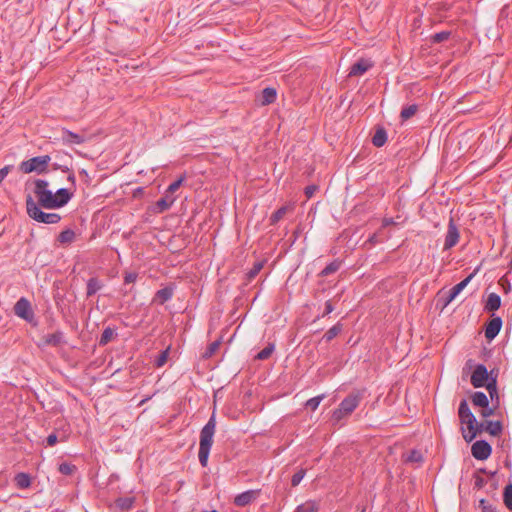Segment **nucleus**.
I'll use <instances>...</instances> for the list:
<instances>
[{
    "label": "nucleus",
    "instance_id": "f257e3e1",
    "mask_svg": "<svg viewBox=\"0 0 512 512\" xmlns=\"http://www.w3.org/2000/svg\"><path fill=\"white\" fill-rule=\"evenodd\" d=\"M34 185L33 192L38 199L37 205L46 209L61 208L66 205L72 197V194L69 193L66 188H60L53 194L52 191L48 189V181L43 179H36Z\"/></svg>",
    "mask_w": 512,
    "mask_h": 512
},
{
    "label": "nucleus",
    "instance_id": "f03ea898",
    "mask_svg": "<svg viewBox=\"0 0 512 512\" xmlns=\"http://www.w3.org/2000/svg\"><path fill=\"white\" fill-rule=\"evenodd\" d=\"M216 430V417L213 412L208 422L204 425L200 432L198 458L202 467L208 464L210 450L213 444V438Z\"/></svg>",
    "mask_w": 512,
    "mask_h": 512
},
{
    "label": "nucleus",
    "instance_id": "7ed1b4c3",
    "mask_svg": "<svg viewBox=\"0 0 512 512\" xmlns=\"http://www.w3.org/2000/svg\"><path fill=\"white\" fill-rule=\"evenodd\" d=\"M458 415H459L460 422L462 424L467 425V429H468L467 434H465L464 429H462L463 438L465 439L466 442H471L477 436V430H476L477 429V420H476V417L474 416V414L471 412L466 399H463L460 402L459 408H458Z\"/></svg>",
    "mask_w": 512,
    "mask_h": 512
},
{
    "label": "nucleus",
    "instance_id": "20e7f679",
    "mask_svg": "<svg viewBox=\"0 0 512 512\" xmlns=\"http://www.w3.org/2000/svg\"><path fill=\"white\" fill-rule=\"evenodd\" d=\"M26 210L29 217L39 223L56 224L61 220L57 213L43 212L30 195L26 198Z\"/></svg>",
    "mask_w": 512,
    "mask_h": 512
},
{
    "label": "nucleus",
    "instance_id": "39448f33",
    "mask_svg": "<svg viewBox=\"0 0 512 512\" xmlns=\"http://www.w3.org/2000/svg\"><path fill=\"white\" fill-rule=\"evenodd\" d=\"M50 160L51 157L49 155L36 156L26 161H22L19 169L25 174L32 172L44 174L48 171V164Z\"/></svg>",
    "mask_w": 512,
    "mask_h": 512
},
{
    "label": "nucleus",
    "instance_id": "423d86ee",
    "mask_svg": "<svg viewBox=\"0 0 512 512\" xmlns=\"http://www.w3.org/2000/svg\"><path fill=\"white\" fill-rule=\"evenodd\" d=\"M13 310H14L15 315L18 316L19 318L32 324L33 326L37 325L35 313L32 309L30 301L27 298L21 297L15 303Z\"/></svg>",
    "mask_w": 512,
    "mask_h": 512
},
{
    "label": "nucleus",
    "instance_id": "0eeeda50",
    "mask_svg": "<svg viewBox=\"0 0 512 512\" xmlns=\"http://www.w3.org/2000/svg\"><path fill=\"white\" fill-rule=\"evenodd\" d=\"M491 377H493L492 372L489 373L485 365L478 364L471 375L470 381L474 388H480L484 387Z\"/></svg>",
    "mask_w": 512,
    "mask_h": 512
},
{
    "label": "nucleus",
    "instance_id": "6e6552de",
    "mask_svg": "<svg viewBox=\"0 0 512 512\" xmlns=\"http://www.w3.org/2000/svg\"><path fill=\"white\" fill-rule=\"evenodd\" d=\"M472 456L477 460H486L492 453L491 445L485 440H478L472 444Z\"/></svg>",
    "mask_w": 512,
    "mask_h": 512
},
{
    "label": "nucleus",
    "instance_id": "1a4fd4ad",
    "mask_svg": "<svg viewBox=\"0 0 512 512\" xmlns=\"http://www.w3.org/2000/svg\"><path fill=\"white\" fill-rule=\"evenodd\" d=\"M475 274L476 271L468 275L465 279L450 289L448 295L443 300V307L448 306L458 296V294L470 283Z\"/></svg>",
    "mask_w": 512,
    "mask_h": 512
},
{
    "label": "nucleus",
    "instance_id": "9d476101",
    "mask_svg": "<svg viewBox=\"0 0 512 512\" xmlns=\"http://www.w3.org/2000/svg\"><path fill=\"white\" fill-rule=\"evenodd\" d=\"M459 237H460V234H459L458 227L455 224L453 218H451L448 223V229H447V233L445 236L444 250H449L452 247H454L458 243Z\"/></svg>",
    "mask_w": 512,
    "mask_h": 512
},
{
    "label": "nucleus",
    "instance_id": "9b49d317",
    "mask_svg": "<svg viewBox=\"0 0 512 512\" xmlns=\"http://www.w3.org/2000/svg\"><path fill=\"white\" fill-rule=\"evenodd\" d=\"M477 435L481 434L482 432L486 431L491 436H498L501 434L503 430V425L501 421H485V422H478L477 421Z\"/></svg>",
    "mask_w": 512,
    "mask_h": 512
},
{
    "label": "nucleus",
    "instance_id": "f8f14e48",
    "mask_svg": "<svg viewBox=\"0 0 512 512\" xmlns=\"http://www.w3.org/2000/svg\"><path fill=\"white\" fill-rule=\"evenodd\" d=\"M502 324L503 321L501 317L493 315L492 319L485 327V338L490 341L493 340L499 334Z\"/></svg>",
    "mask_w": 512,
    "mask_h": 512
},
{
    "label": "nucleus",
    "instance_id": "ddd939ff",
    "mask_svg": "<svg viewBox=\"0 0 512 512\" xmlns=\"http://www.w3.org/2000/svg\"><path fill=\"white\" fill-rule=\"evenodd\" d=\"M352 412V398L346 397L340 404V408L335 410L332 415V421L334 424L340 422L346 415Z\"/></svg>",
    "mask_w": 512,
    "mask_h": 512
},
{
    "label": "nucleus",
    "instance_id": "4468645a",
    "mask_svg": "<svg viewBox=\"0 0 512 512\" xmlns=\"http://www.w3.org/2000/svg\"><path fill=\"white\" fill-rule=\"evenodd\" d=\"M259 493L260 490H247L242 492L234 498V504L239 507H244L256 500Z\"/></svg>",
    "mask_w": 512,
    "mask_h": 512
},
{
    "label": "nucleus",
    "instance_id": "2eb2a0df",
    "mask_svg": "<svg viewBox=\"0 0 512 512\" xmlns=\"http://www.w3.org/2000/svg\"><path fill=\"white\" fill-rule=\"evenodd\" d=\"M374 65V62L369 58H359L354 63V76L363 75Z\"/></svg>",
    "mask_w": 512,
    "mask_h": 512
},
{
    "label": "nucleus",
    "instance_id": "dca6fc26",
    "mask_svg": "<svg viewBox=\"0 0 512 512\" xmlns=\"http://www.w3.org/2000/svg\"><path fill=\"white\" fill-rule=\"evenodd\" d=\"M173 293H174L173 287L162 288L156 292L152 302L162 305L172 298Z\"/></svg>",
    "mask_w": 512,
    "mask_h": 512
},
{
    "label": "nucleus",
    "instance_id": "f3484780",
    "mask_svg": "<svg viewBox=\"0 0 512 512\" xmlns=\"http://www.w3.org/2000/svg\"><path fill=\"white\" fill-rule=\"evenodd\" d=\"M501 306V297L497 293H490L484 305V310L494 312Z\"/></svg>",
    "mask_w": 512,
    "mask_h": 512
},
{
    "label": "nucleus",
    "instance_id": "a211bd4d",
    "mask_svg": "<svg viewBox=\"0 0 512 512\" xmlns=\"http://www.w3.org/2000/svg\"><path fill=\"white\" fill-rule=\"evenodd\" d=\"M62 141L65 144H82L85 141L84 136L71 132L69 130H63L62 132Z\"/></svg>",
    "mask_w": 512,
    "mask_h": 512
},
{
    "label": "nucleus",
    "instance_id": "6ab92c4d",
    "mask_svg": "<svg viewBox=\"0 0 512 512\" xmlns=\"http://www.w3.org/2000/svg\"><path fill=\"white\" fill-rule=\"evenodd\" d=\"M374 200H367L362 202V198L359 197V202L354 204V216L359 213H371L374 209Z\"/></svg>",
    "mask_w": 512,
    "mask_h": 512
},
{
    "label": "nucleus",
    "instance_id": "aec40b11",
    "mask_svg": "<svg viewBox=\"0 0 512 512\" xmlns=\"http://www.w3.org/2000/svg\"><path fill=\"white\" fill-rule=\"evenodd\" d=\"M174 201H175V198L171 197L169 195V193L166 192L165 196L160 198L156 202V212L163 213L164 211L168 210L172 206Z\"/></svg>",
    "mask_w": 512,
    "mask_h": 512
},
{
    "label": "nucleus",
    "instance_id": "412c9836",
    "mask_svg": "<svg viewBox=\"0 0 512 512\" xmlns=\"http://www.w3.org/2000/svg\"><path fill=\"white\" fill-rule=\"evenodd\" d=\"M276 97H277L276 89H274L272 87L264 88L262 90L261 98H260L261 104L269 105L276 100Z\"/></svg>",
    "mask_w": 512,
    "mask_h": 512
},
{
    "label": "nucleus",
    "instance_id": "4be33fe9",
    "mask_svg": "<svg viewBox=\"0 0 512 512\" xmlns=\"http://www.w3.org/2000/svg\"><path fill=\"white\" fill-rule=\"evenodd\" d=\"M63 337L64 335L61 331H56L44 336L43 342L47 346H58L63 342Z\"/></svg>",
    "mask_w": 512,
    "mask_h": 512
},
{
    "label": "nucleus",
    "instance_id": "5701e85b",
    "mask_svg": "<svg viewBox=\"0 0 512 512\" xmlns=\"http://www.w3.org/2000/svg\"><path fill=\"white\" fill-rule=\"evenodd\" d=\"M75 237H76L75 232L72 229L68 228V229L63 230L58 235L57 242L60 245H68V244H71L75 240Z\"/></svg>",
    "mask_w": 512,
    "mask_h": 512
},
{
    "label": "nucleus",
    "instance_id": "b1692460",
    "mask_svg": "<svg viewBox=\"0 0 512 512\" xmlns=\"http://www.w3.org/2000/svg\"><path fill=\"white\" fill-rule=\"evenodd\" d=\"M387 141V132L383 127H378L372 137V143L376 147H382Z\"/></svg>",
    "mask_w": 512,
    "mask_h": 512
},
{
    "label": "nucleus",
    "instance_id": "393cba45",
    "mask_svg": "<svg viewBox=\"0 0 512 512\" xmlns=\"http://www.w3.org/2000/svg\"><path fill=\"white\" fill-rule=\"evenodd\" d=\"M471 400L472 403L477 407L486 408V406L489 405L488 397L485 393L480 391L474 392L471 396Z\"/></svg>",
    "mask_w": 512,
    "mask_h": 512
},
{
    "label": "nucleus",
    "instance_id": "a878e982",
    "mask_svg": "<svg viewBox=\"0 0 512 512\" xmlns=\"http://www.w3.org/2000/svg\"><path fill=\"white\" fill-rule=\"evenodd\" d=\"M102 288V283L97 278H90L87 282V297L97 293Z\"/></svg>",
    "mask_w": 512,
    "mask_h": 512
},
{
    "label": "nucleus",
    "instance_id": "bb28decb",
    "mask_svg": "<svg viewBox=\"0 0 512 512\" xmlns=\"http://www.w3.org/2000/svg\"><path fill=\"white\" fill-rule=\"evenodd\" d=\"M15 483L19 488L25 489L31 485V479L26 473H18L15 476Z\"/></svg>",
    "mask_w": 512,
    "mask_h": 512
},
{
    "label": "nucleus",
    "instance_id": "cd10ccee",
    "mask_svg": "<svg viewBox=\"0 0 512 512\" xmlns=\"http://www.w3.org/2000/svg\"><path fill=\"white\" fill-rule=\"evenodd\" d=\"M115 335L116 333L114 329H112L111 327H106L101 334L99 345L104 346L108 344Z\"/></svg>",
    "mask_w": 512,
    "mask_h": 512
},
{
    "label": "nucleus",
    "instance_id": "c85d7f7f",
    "mask_svg": "<svg viewBox=\"0 0 512 512\" xmlns=\"http://www.w3.org/2000/svg\"><path fill=\"white\" fill-rule=\"evenodd\" d=\"M503 502L506 508L512 511V483L505 486L503 491Z\"/></svg>",
    "mask_w": 512,
    "mask_h": 512
},
{
    "label": "nucleus",
    "instance_id": "c756f323",
    "mask_svg": "<svg viewBox=\"0 0 512 512\" xmlns=\"http://www.w3.org/2000/svg\"><path fill=\"white\" fill-rule=\"evenodd\" d=\"M417 110L418 106L416 104L404 107L400 113L401 120L406 121L410 119L412 116L416 114Z\"/></svg>",
    "mask_w": 512,
    "mask_h": 512
},
{
    "label": "nucleus",
    "instance_id": "7c9ffc66",
    "mask_svg": "<svg viewBox=\"0 0 512 512\" xmlns=\"http://www.w3.org/2000/svg\"><path fill=\"white\" fill-rule=\"evenodd\" d=\"M133 503L134 498L132 497L118 498L115 502L116 507H118L122 511L129 510L132 507Z\"/></svg>",
    "mask_w": 512,
    "mask_h": 512
},
{
    "label": "nucleus",
    "instance_id": "2f4dec72",
    "mask_svg": "<svg viewBox=\"0 0 512 512\" xmlns=\"http://www.w3.org/2000/svg\"><path fill=\"white\" fill-rule=\"evenodd\" d=\"M289 209V206H282L276 210L270 217L271 224H276L279 222L286 215Z\"/></svg>",
    "mask_w": 512,
    "mask_h": 512
},
{
    "label": "nucleus",
    "instance_id": "473e14b6",
    "mask_svg": "<svg viewBox=\"0 0 512 512\" xmlns=\"http://www.w3.org/2000/svg\"><path fill=\"white\" fill-rule=\"evenodd\" d=\"M317 511H318L317 504L313 501H308V502H305V503L297 506V508L295 509L294 512H317Z\"/></svg>",
    "mask_w": 512,
    "mask_h": 512
},
{
    "label": "nucleus",
    "instance_id": "72a5a7b5",
    "mask_svg": "<svg viewBox=\"0 0 512 512\" xmlns=\"http://www.w3.org/2000/svg\"><path fill=\"white\" fill-rule=\"evenodd\" d=\"M451 36L450 31H441L431 36V43L438 44L448 40Z\"/></svg>",
    "mask_w": 512,
    "mask_h": 512
},
{
    "label": "nucleus",
    "instance_id": "f704fd0d",
    "mask_svg": "<svg viewBox=\"0 0 512 512\" xmlns=\"http://www.w3.org/2000/svg\"><path fill=\"white\" fill-rule=\"evenodd\" d=\"M405 461L409 463H421L423 461V455L419 450L413 449L409 452Z\"/></svg>",
    "mask_w": 512,
    "mask_h": 512
},
{
    "label": "nucleus",
    "instance_id": "c9c22d12",
    "mask_svg": "<svg viewBox=\"0 0 512 512\" xmlns=\"http://www.w3.org/2000/svg\"><path fill=\"white\" fill-rule=\"evenodd\" d=\"M274 351V344H268L264 349H262L257 355L256 358L258 360H266L268 359Z\"/></svg>",
    "mask_w": 512,
    "mask_h": 512
},
{
    "label": "nucleus",
    "instance_id": "e433bc0d",
    "mask_svg": "<svg viewBox=\"0 0 512 512\" xmlns=\"http://www.w3.org/2000/svg\"><path fill=\"white\" fill-rule=\"evenodd\" d=\"M486 389L489 392L490 397L493 399L497 396V380L496 377H491L490 381L485 384Z\"/></svg>",
    "mask_w": 512,
    "mask_h": 512
},
{
    "label": "nucleus",
    "instance_id": "4c0bfd02",
    "mask_svg": "<svg viewBox=\"0 0 512 512\" xmlns=\"http://www.w3.org/2000/svg\"><path fill=\"white\" fill-rule=\"evenodd\" d=\"M76 471V466L70 463H61L59 465V472L63 475H72Z\"/></svg>",
    "mask_w": 512,
    "mask_h": 512
},
{
    "label": "nucleus",
    "instance_id": "58836bf2",
    "mask_svg": "<svg viewBox=\"0 0 512 512\" xmlns=\"http://www.w3.org/2000/svg\"><path fill=\"white\" fill-rule=\"evenodd\" d=\"M323 397H324L323 395H319V396H316V397H313V398L309 399L305 403L306 408H309L312 411H315L318 408V406L320 405Z\"/></svg>",
    "mask_w": 512,
    "mask_h": 512
},
{
    "label": "nucleus",
    "instance_id": "ea45409f",
    "mask_svg": "<svg viewBox=\"0 0 512 512\" xmlns=\"http://www.w3.org/2000/svg\"><path fill=\"white\" fill-rule=\"evenodd\" d=\"M340 267V263L337 262V261H334V262H331L330 264H328L322 271H321V275L322 276H328L334 272H336Z\"/></svg>",
    "mask_w": 512,
    "mask_h": 512
},
{
    "label": "nucleus",
    "instance_id": "a19ab883",
    "mask_svg": "<svg viewBox=\"0 0 512 512\" xmlns=\"http://www.w3.org/2000/svg\"><path fill=\"white\" fill-rule=\"evenodd\" d=\"M305 473H306V470L305 469H300L299 471H297L293 476H292V479H291V484L293 487H296L300 484V482L302 481V479L304 478L305 476Z\"/></svg>",
    "mask_w": 512,
    "mask_h": 512
},
{
    "label": "nucleus",
    "instance_id": "79ce46f5",
    "mask_svg": "<svg viewBox=\"0 0 512 512\" xmlns=\"http://www.w3.org/2000/svg\"><path fill=\"white\" fill-rule=\"evenodd\" d=\"M220 346V342L219 341H214L212 342L211 344H209V346L207 347L205 353H204V357L205 358H209L211 357L219 348Z\"/></svg>",
    "mask_w": 512,
    "mask_h": 512
},
{
    "label": "nucleus",
    "instance_id": "37998d69",
    "mask_svg": "<svg viewBox=\"0 0 512 512\" xmlns=\"http://www.w3.org/2000/svg\"><path fill=\"white\" fill-rule=\"evenodd\" d=\"M169 356V348L162 351L160 355L157 357L155 364L157 367H162L167 362Z\"/></svg>",
    "mask_w": 512,
    "mask_h": 512
},
{
    "label": "nucleus",
    "instance_id": "c03bdc74",
    "mask_svg": "<svg viewBox=\"0 0 512 512\" xmlns=\"http://www.w3.org/2000/svg\"><path fill=\"white\" fill-rule=\"evenodd\" d=\"M183 180H184V177H180L179 179H177V180H175L174 182H172V183L168 186V188H167V191H166V192H167V193H169V194H170V193H174V192H176V191L179 189V187L181 186V184H182Z\"/></svg>",
    "mask_w": 512,
    "mask_h": 512
},
{
    "label": "nucleus",
    "instance_id": "a18cd8bd",
    "mask_svg": "<svg viewBox=\"0 0 512 512\" xmlns=\"http://www.w3.org/2000/svg\"><path fill=\"white\" fill-rule=\"evenodd\" d=\"M487 481L476 473L474 475V488L482 489L486 485Z\"/></svg>",
    "mask_w": 512,
    "mask_h": 512
},
{
    "label": "nucleus",
    "instance_id": "49530a36",
    "mask_svg": "<svg viewBox=\"0 0 512 512\" xmlns=\"http://www.w3.org/2000/svg\"><path fill=\"white\" fill-rule=\"evenodd\" d=\"M262 263H256L254 267L248 272V279H253L262 269Z\"/></svg>",
    "mask_w": 512,
    "mask_h": 512
},
{
    "label": "nucleus",
    "instance_id": "de8ad7c7",
    "mask_svg": "<svg viewBox=\"0 0 512 512\" xmlns=\"http://www.w3.org/2000/svg\"><path fill=\"white\" fill-rule=\"evenodd\" d=\"M340 331L338 326H333L325 333V338L329 341L333 339Z\"/></svg>",
    "mask_w": 512,
    "mask_h": 512
},
{
    "label": "nucleus",
    "instance_id": "09e8293b",
    "mask_svg": "<svg viewBox=\"0 0 512 512\" xmlns=\"http://www.w3.org/2000/svg\"><path fill=\"white\" fill-rule=\"evenodd\" d=\"M495 412V409L494 408H491L488 406H486V408H482L481 412H480V415L483 417V418H487V417H490L494 414Z\"/></svg>",
    "mask_w": 512,
    "mask_h": 512
},
{
    "label": "nucleus",
    "instance_id": "8fccbe9b",
    "mask_svg": "<svg viewBox=\"0 0 512 512\" xmlns=\"http://www.w3.org/2000/svg\"><path fill=\"white\" fill-rule=\"evenodd\" d=\"M12 168H13L12 165H7V166H5V167L0 169V184L5 179V177L8 175V173L10 172V170Z\"/></svg>",
    "mask_w": 512,
    "mask_h": 512
},
{
    "label": "nucleus",
    "instance_id": "3c124183",
    "mask_svg": "<svg viewBox=\"0 0 512 512\" xmlns=\"http://www.w3.org/2000/svg\"><path fill=\"white\" fill-rule=\"evenodd\" d=\"M318 187L316 185H309L305 188V194L308 198L312 197L314 193L317 191Z\"/></svg>",
    "mask_w": 512,
    "mask_h": 512
},
{
    "label": "nucleus",
    "instance_id": "603ef678",
    "mask_svg": "<svg viewBox=\"0 0 512 512\" xmlns=\"http://www.w3.org/2000/svg\"><path fill=\"white\" fill-rule=\"evenodd\" d=\"M136 279H137V274H136V273L131 272V273H127V274L125 275L124 281H125V283H127V284H128V283H133V282H135V281H136Z\"/></svg>",
    "mask_w": 512,
    "mask_h": 512
},
{
    "label": "nucleus",
    "instance_id": "864d4df0",
    "mask_svg": "<svg viewBox=\"0 0 512 512\" xmlns=\"http://www.w3.org/2000/svg\"><path fill=\"white\" fill-rule=\"evenodd\" d=\"M58 439H57V435L52 433L50 434L47 439H46V442H47V445L48 446H54L56 443H57Z\"/></svg>",
    "mask_w": 512,
    "mask_h": 512
},
{
    "label": "nucleus",
    "instance_id": "5fc2aeb1",
    "mask_svg": "<svg viewBox=\"0 0 512 512\" xmlns=\"http://www.w3.org/2000/svg\"><path fill=\"white\" fill-rule=\"evenodd\" d=\"M390 225H395V221L393 220V218H384L382 222V227L385 228Z\"/></svg>",
    "mask_w": 512,
    "mask_h": 512
},
{
    "label": "nucleus",
    "instance_id": "6e6d98bb",
    "mask_svg": "<svg viewBox=\"0 0 512 512\" xmlns=\"http://www.w3.org/2000/svg\"><path fill=\"white\" fill-rule=\"evenodd\" d=\"M332 310H333V309H332L331 304H330L329 302H327V303H326V312H327V313H330Z\"/></svg>",
    "mask_w": 512,
    "mask_h": 512
},
{
    "label": "nucleus",
    "instance_id": "4d7b16f0",
    "mask_svg": "<svg viewBox=\"0 0 512 512\" xmlns=\"http://www.w3.org/2000/svg\"><path fill=\"white\" fill-rule=\"evenodd\" d=\"M68 180L71 181V182H74L75 181V176L73 174H70L68 176Z\"/></svg>",
    "mask_w": 512,
    "mask_h": 512
},
{
    "label": "nucleus",
    "instance_id": "13d9d810",
    "mask_svg": "<svg viewBox=\"0 0 512 512\" xmlns=\"http://www.w3.org/2000/svg\"><path fill=\"white\" fill-rule=\"evenodd\" d=\"M478 473H486V469L481 468V469L478 470Z\"/></svg>",
    "mask_w": 512,
    "mask_h": 512
},
{
    "label": "nucleus",
    "instance_id": "bf43d9fd",
    "mask_svg": "<svg viewBox=\"0 0 512 512\" xmlns=\"http://www.w3.org/2000/svg\"><path fill=\"white\" fill-rule=\"evenodd\" d=\"M508 267L510 270H512V259L510 260L509 264H508Z\"/></svg>",
    "mask_w": 512,
    "mask_h": 512
},
{
    "label": "nucleus",
    "instance_id": "052dcab7",
    "mask_svg": "<svg viewBox=\"0 0 512 512\" xmlns=\"http://www.w3.org/2000/svg\"><path fill=\"white\" fill-rule=\"evenodd\" d=\"M357 406V403H356V397L354 396V404H353V407L356 408Z\"/></svg>",
    "mask_w": 512,
    "mask_h": 512
},
{
    "label": "nucleus",
    "instance_id": "680f3d73",
    "mask_svg": "<svg viewBox=\"0 0 512 512\" xmlns=\"http://www.w3.org/2000/svg\"><path fill=\"white\" fill-rule=\"evenodd\" d=\"M347 76H348V77L352 76V70H350V71L348 72V75H347Z\"/></svg>",
    "mask_w": 512,
    "mask_h": 512
},
{
    "label": "nucleus",
    "instance_id": "e2e57ef3",
    "mask_svg": "<svg viewBox=\"0 0 512 512\" xmlns=\"http://www.w3.org/2000/svg\"><path fill=\"white\" fill-rule=\"evenodd\" d=\"M484 503H485V500H484V499H482V500L480 501V504H481V505H484Z\"/></svg>",
    "mask_w": 512,
    "mask_h": 512
},
{
    "label": "nucleus",
    "instance_id": "0e129e2a",
    "mask_svg": "<svg viewBox=\"0 0 512 512\" xmlns=\"http://www.w3.org/2000/svg\"><path fill=\"white\" fill-rule=\"evenodd\" d=\"M209 512H218V511H217V510H211V511H209Z\"/></svg>",
    "mask_w": 512,
    "mask_h": 512
}]
</instances>
